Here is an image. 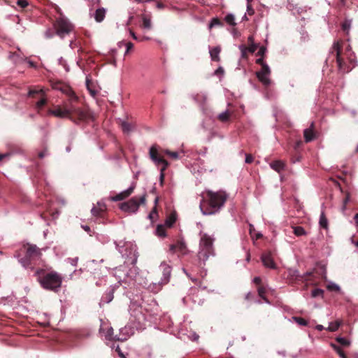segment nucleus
<instances>
[{
	"mask_svg": "<svg viewBox=\"0 0 358 358\" xmlns=\"http://www.w3.org/2000/svg\"><path fill=\"white\" fill-rule=\"evenodd\" d=\"M311 275V273H306L301 275L297 270L294 269H289L287 271V277L291 281H309L311 280L310 278Z\"/></svg>",
	"mask_w": 358,
	"mask_h": 358,
	"instance_id": "9b49d317",
	"label": "nucleus"
},
{
	"mask_svg": "<svg viewBox=\"0 0 358 358\" xmlns=\"http://www.w3.org/2000/svg\"><path fill=\"white\" fill-rule=\"evenodd\" d=\"M257 291H258V294L259 296L263 299L264 301H266V302H268V300L266 299V296H265V293H266V289L264 287H263L262 286H259L258 289H257Z\"/></svg>",
	"mask_w": 358,
	"mask_h": 358,
	"instance_id": "ea45409f",
	"label": "nucleus"
},
{
	"mask_svg": "<svg viewBox=\"0 0 358 358\" xmlns=\"http://www.w3.org/2000/svg\"><path fill=\"white\" fill-rule=\"evenodd\" d=\"M354 219L356 221L357 227H358V213L355 214Z\"/></svg>",
	"mask_w": 358,
	"mask_h": 358,
	"instance_id": "69168bd1",
	"label": "nucleus"
},
{
	"mask_svg": "<svg viewBox=\"0 0 358 358\" xmlns=\"http://www.w3.org/2000/svg\"><path fill=\"white\" fill-rule=\"evenodd\" d=\"M127 50L125 52V55L128 54L133 48L134 44L131 42H127L126 43Z\"/></svg>",
	"mask_w": 358,
	"mask_h": 358,
	"instance_id": "de8ad7c7",
	"label": "nucleus"
},
{
	"mask_svg": "<svg viewBox=\"0 0 358 358\" xmlns=\"http://www.w3.org/2000/svg\"><path fill=\"white\" fill-rule=\"evenodd\" d=\"M17 5L22 8H24L28 6V2L27 0H17Z\"/></svg>",
	"mask_w": 358,
	"mask_h": 358,
	"instance_id": "c03bdc74",
	"label": "nucleus"
},
{
	"mask_svg": "<svg viewBox=\"0 0 358 358\" xmlns=\"http://www.w3.org/2000/svg\"><path fill=\"white\" fill-rule=\"evenodd\" d=\"M53 34H53V32L51 30H48L45 32V36L48 38H52L53 36Z\"/></svg>",
	"mask_w": 358,
	"mask_h": 358,
	"instance_id": "4d7b16f0",
	"label": "nucleus"
},
{
	"mask_svg": "<svg viewBox=\"0 0 358 358\" xmlns=\"http://www.w3.org/2000/svg\"><path fill=\"white\" fill-rule=\"evenodd\" d=\"M223 22L217 17H214L212 19L210 24H209V28L211 29L213 27H215V26H220V27H222L223 26Z\"/></svg>",
	"mask_w": 358,
	"mask_h": 358,
	"instance_id": "72a5a7b5",
	"label": "nucleus"
},
{
	"mask_svg": "<svg viewBox=\"0 0 358 358\" xmlns=\"http://www.w3.org/2000/svg\"><path fill=\"white\" fill-rule=\"evenodd\" d=\"M129 32H130L131 36H132V38H133L134 40H137V39H138V38H137V36H136L135 33H134L131 29H130V30H129Z\"/></svg>",
	"mask_w": 358,
	"mask_h": 358,
	"instance_id": "052dcab7",
	"label": "nucleus"
},
{
	"mask_svg": "<svg viewBox=\"0 0 358 358\" xmlns=\"http://www.w3.org/2000/svg\"><path fill=\"white\" fill-rule=\"evenodd\" d=\"M271 73V70L268 65H263L261 71L256 73L258 80L265 86H268L271 83L268 76Z\"/></svg>",
	"mask_w": 358,
	"mask_h": 358,
	"instance_id": "9d476101",
	"label": "nucleus"
},
{
	"mask_svg": "<svg viewBox=\"0 0 358 358\" xmlns=\"http://www.w3.org/2000/svg\"><path fill=\"white\" fill-rule=\"evenodd\" d=\"M45 155H46V150H43L38 153V157L42 159L43 157H44L45 156Z\"/></svg>",
	"mask_w": 358,
	"mask_h": 358,
	"instance_id": "bf43d9fd",
	"label": "nucleus"
},
{
	"mask_svg": "<svg viewBox=\"0 0 358 358\" xmlns=\"http://www.w3.org/2000/svg\"><path fill=\"white\" fill-rule=\"evenodd\" d=\"M220 51L221 48L219 46L214 47L210 50L209 52L213 61L219 62L220 60V57L219 56Z\"/></svg>",
	"mask_w": 358,
	"mask_h": 358,
	"instance_id": "aec40b11",
	"label": "nucleus"
},
{
	"mask_svg": "<svg viewBox=\"0 0 358 358\" xmlns=\"http://www.w3.org/2000/svg\"><path fill=\"white\" fill-rule=\"evenodd\" d=\"M44 95V91L43 89L36 90L33 89L30 90L28 93V96L32 98H37L38 96H41Z\"/></svg>",
	"mask_w": 358,
	"mask_h": 358,
	"instance_id": "5701e85b",
	"label": "nucleus"
},
{
	"mask_svg": "<svg viewBox=\"0 0 358 358\" xmlns=\"http://www.w3.org/2000/svg\"><path fill=\"white\" fill-rule=\"evenodd\" d=\"M256 63L257 64H259L262 66V67H263V65H267L266 63H264V59H263V57H260V58L257 59L256 60Z\"/></svg>",
	"mask_w": 358,
	"mask_h": 358,
	"instance_id": "3c124183",
	"label": "nucleus"
},
{
	"mask_svg": "<svg viewBox=\"0 0 358 358\" xmlns=\"http://www.w3.org/2000/svg\"><path fill=\"white\" fill-rule=\"evenodd\" d=\"M158 217L157 208L154 206L150 214L148 215V218L150 220L151 222H154Z\"/></svg>",
	"mask_w": 358,
	"mask_h": 358,
	"instance_id": "cd10ccee",
	"label": "nucleus"
},
{
	"mask_svg": "<svg viewBox=\"0 0 358 358\" xmlns=\"http://www.w3.org/2000/svg\"><path fill=\"white\" fill-rule=\"evenodd\" d=\"M61 90L68 96L69 102L65 103L62 106H57L53 109H49V114L59 118H69L76 124L87 121L92 117L89 110L83 109L74 105V103L78 101V97L71 87L64 86Z\"/></svg>",
	"mask_w": 358,
	"mask_h": 358,
	"instance_id": "f257e3e1",
	"label": "nucleus"
},
{
	"mask_svg": "<svg viewBox=\"0 0 358 358\" xmlns=\"http://www.w3.org/2000/svg\"><path fill=\"white\" fill-rule=\"evenodd\" d=\"M200 209L203 215H213L217 213L224 206L227 194L225 192L207 190L201 194Z\"/></svg>",
	"mask_w": 358,
	"mask_h": 358,
	"instance_id": "f03ea898",
	"label": "nucleus"
},
{
	"mask_svg": "<svg viewBox=\"0 0 358 358\" xmlns=\"http://www.w3.org/2000/svg\"><path fill=\"white\" fill-rule=\"evenodd\" d=\"M248 44L250 45V44H252V43H254V37L253 36H250L248 38Z\"/></svg>",
	"mask_w": 358,
	"mask_h": 358,
	"instance_id": "13d9d810",
	"label": "nucleus"
},
{
	"mask_svg": "<svg viewBox=\"0 0 358 358\" xmlns=\"http://www.w3.org/2000/svg\"><path fill=\"white\" fill-rule=\"evenodd\" d=\"M214 73L217 76H222L224 73V70L222 66H220L217 70H215Z\"/></svg>",
	"mask_w": 358,
	"mask_h": 358,
	"instance_id": "49530a36",
	"label": "nucleus"
},
{
	"mask_svg": "<svg viewBox=\"0 0 358 358\" xmlns=\"http://www.w3.org/2000/svg\"><path fill=\"white\" fill-rule=\"evenodd\" d=\"M254 297V295L253 294H252L251 292H248L246 295H245V300H252Z\"/></svg>",
	"mask_w": 358,
	"mask_h": 358,
	"instance_id": "6e6d98bb",
	"label": "nucleus"
},
{
	"mask_svg": "<svg viewBox=\"0 0 358 358\" xmlns=\"http://www.w3.org/2000/svg\"><path fill=\"white\" fill-rule=\"evenodd\" d=\"M53 27L55 34L61 38L69 35L73 29V25L62 15L56 19Z\"/></svg>",
	"mask_w": 358,
	"mask_h": 358,
	"instance_id": "423d86ee",
	"label": "nucleus"
},
{
	"mask_svg": "<svg viewBox=\"0 0 358 358\" xmlns=\"http://www.w3.org/2000/svg\"><path fill=\"white\" fill-rule=\"evenodd\" d=\"M176 221V215L175 213H171L168 216L165 220V225L168 227H171Z\"/></svg>",
	"mask_w": 358,
	"mask_h": 358,
	"instance_id": "b1692460",
	"label": "nucleus"
},
{
	"mask_svg": "<svg viewBox=\"0 0 358 358\" xmlns=\"http://www.w3.org/2000/svg\"><path fill=\"white\" fill-rule=\"evenodd\" d=\"M106 339L108 341H115L119 340V338H116L115 336H113V329L112 327H110L108 329L106 334H105Z\"/></svg>",
	"mask_w": 358,
	"mask_h": 358,
	"instance_id": "c85d7f7f",
	"label": "nucleus"
},
{
	"mask_svg": "<svg viewBox=\"0 0 358 358\" xmlns=\"http://www.w3.org/2000/svg\"><path fill=\"white\" fill-rule=\"evenodd\" d=\"M320 225L321 226V227H322L324 229H327V226H328L327 219L326 218V217L323 213L320 215Z\"/></svg>",
	"mask_w": 358,
	"mask_h": 358,
	"instance_id": "c9c22d12",
	"label": "nucleus"
},
{
	"mask_svg": "<svg viewBox=\"0 0 358 358\" xmlns=\"http://www.w3.org/2000/svg\"><path fill=\"white\" fill-rule=\"evenodd\" d=\"M135 186L132 185L129 187L127 189L117 194V195L112 197V200L114 201H122L126 198L129 197L134 190Z\"/></svg>",
	"mask_w": 358,
	"mask_h": 358,
	"instance_id": "4468645a",
	"label": "nucleus"
},
{
	"mask_svg": "<svg viewBox=\"0 0 358 358\" xmlns=\"http://www.w3.org/2000/svg\"><path fill=\"white\" fill-rule=\"evenodd\" d=\"M327 288L329 291H334V292H338L340 289L338 285H337L336 284H334V283L328 285L327 286Z\"/></svg>",
	"mask_w": 358,
	"mask_h": 358,
	"instance_id": "79ce46f5",
	"label": "nucleus"
},
{
	"mask_svg": "<svg viewBox=\"0 0 358 358\" xmlns=\"http://www.w3.org/2000/svg\"><path fill=\"white\" fill-rule=\"evenodd\" d=\"M293 320L301 326L306 327L308 325V321L306 320L304 318L300 317H293Z\"/></svg>",
	"mask_w": 358,
	"mask_h": 358,
	"instance_id": "e433bc0d",
	"label": "nucleus"
},
{
	"mask_svg": "<svg viewBox=\"0 0 358 358\" xmlns=\"http://www.w3.org/2000/svg\"><path fill=\"white\" fill-rule=\"evenodd\" d=\"M90 80L88 77L86 78V85L87 88L90 90Z\"/></svg>",
	"mask_w": 358,
	"mask_h": 358,
	"instance_id": "0e129e2a",
	"label": "nucleus"
},
{
	"mask_svg": "<svg viewBox=\"0 0 358 358\" xmlns=\"http://www.w3.org/2000/svg\"><path fill=\"white\" fill-rule=\"evenodd\" d=\"M332 347L334 348V349L336 351L338 355L341 358H348L347 356L345 355V352L341 348H339L338 346H337L336 345H334V344H332Z\"/></svg>",
	"mask_w": 358,
	"mask_h": 358,
	"instance_id": "4c0bfd02",
	"label": "nucleus"
},
{
	"mask_svg": "<svg viewBox=\"0 0 358 358\" xmlns=\"http://www.w3.org/2000/svg\"><path fill=\"white\" fill-rule=\"evenodd\" d=\"M162 267L163 268V278L162 279V284L165 285L169 282L171 276V267L166 264H162Z\"/></svg>",
	"mask_w": 358,
	"mask_h": 358,
	"instance_id": "f3484780",
	"label": "nucleus"
},
{
	"mask_svg": "<svg viewBox=\"0 0 358 358\" xmlns=\"http://www.w3.org/2000/svg\"><path fill=\"white\" fill-rule=\"evenodd\" d=\"M266 48L264 46H262L259 48V49L257 53V55L260 56V57H264V55L266 53Z\"/></svg>",
	"mask_w": 358,
	"mask_h": 358,
	"instance_id": "a18cd8bd",
	"label": "nucleus"
},
{
	"mask_svg": "<svg viewBox=\"0 0 358 358\" xmlns=\"http://www.w3.org/2000/svg\"><path fill=\"white\" fill-rule=\"evenodd\" d=\"M142 27L147 29H150L152 27L150 20L145 15L143 16Z\"/></svg>",
	"mask_w": 358,
	"mask_h": 358,
	"instance_id": "f704fd0d",
	"label": "nucleus"
},
{
	"mask_svg": "<svg viewBox=\"0 0 358 358\" xmlns=\"http://www.w3.org/2000/svg\"><path fill=\"white\" fill-rule=\"evenodd\" d=\"M257 47H258L257 44L252 43V44L249 45V46L247 47V48H248V50L249 52L254 53L257 50Z\"/></svg>",
	"mask_w": 358,
	"mask_h": 358,
	"instance_id": "37998d69",
	"label": "nucleus"
},
{
	"mask_svg": "<svg viewBox=\"0 0 358 358\" xmlns=\"http://www.w3.org/2000/svg\"><path fill=\"white\" fill-rule=\"evenodd\" d=\"M149 156L151 160L156 164L160 165L162 166L160 169V176L159 180L160 183L162 185L164 180V171L169 166V163L165 159L163 158L159 153V150L157 149L156 145H152L149 150Z\"/></svg>",
	"mask_w": 358,
	"mask_h": 358,
	"instance_id": "0eeeda50",
	"label": "nucleus"
},
{
	"mask_svg": "<svg viewBox=\"0 0 358 358\" xmlns=\"http://www.w3.org/2000/svg\"><path fill=\"white\" fill-rule=\"evenodd\" d=\"M159 198L158 196H157V197L155 198V201H154V203H155V206H156V207H157V203H158V202H159Z\"/></svg>",
	"mask_w": 358,
	"mask_h": 358,
	"instance_id": "338daca9",
	"label": "nucleus"
},
{
	"mask_svg": "<svg viewBox=\"0 0 358 358\" xmlns=\"http://www.w3.org/2000/svg\"><path fill=\"white\" fill-rule=\"evenodd\" d=\"M336 341L341 344V345L343 346H345V347H347V346H349L350 343L348 340H347L346 338H342V337H337L336 338Z\"/></svg>",
	"mask_w": 358,
	"mask_h": 358,
	"instance_id": "58836bf2",
	"label": "nucleus"
},
{
	"mask_svg": "<svg viewBox=\"0 0 358 358\" xmlns=\"http://www.w3.org/2000/svg\"><path fill=\"white\" fill-rule=\"evenodd\" d=\"M106 15V10L103 8H98L94 14V19L97 22H101L103 20Z\"/></svg>",
	"mask_w": 358,
	"mask_h": 358,
	"instance_id": "412c9836",
	"label": "nucleus"
},
{
	"mask_svg": "<svg viewBox=\"0 0 358 358\" xmlns=\"http://www.w3.org/2000/svg\"><path fill=\"white\" fill-rule=\"evenodd\" d=\"M157 7L159 9H162V8H164V5L161 3V2H157Z\"/></svg>",
	"mask_w": 358,
	"mask_h": 358,
	"instance_id": "680f3d73",
	"label": "nucleus"
},
{
	"mask_svg": "<svg viewBox=\"0 0 358 358\" xmlns=\"http://www.w3.org/2000/svg\"><path fill=\"white\" fill-rule=\"evenodd\" d=\"M350 23L347 21L344 22L343 24H342V29L344 31H348L350 29Z\"/></svg>",
	"mask_w": 358,
	"mask_h": 358,
	"instance_id": "8fccbe9b",
	"label": "nucleus"
},
{
	"mask_svg": "<svg viewBox=\"0 0 358 358\" xmlns=\"http://www.w3.org/2000/svg\"><path fill=\"white\" fill-rule=\"evenodd\" d=\"M224 20L231 26H235L236 24L235 22V17L233 14H227L224 17Z\"/></svg>",
	"mask_w": 358,
	"mask_h": 358,
	"instance_id": "c756f323",
	"label": "nucleus"
},
{
	"mask_svg": "<svg viewBox=\"0 0 358 358\" xmlns=\"http://www.w3.org/2000/svg\"><path fill=\"white\" fill-rule=\"evenodd\" d=\"M262 262L264 266L270 268H275L276 266L271 256V252H266L262 255Z\"/></svg>",
	"mask_w": 358,
	"mask_h": 358,
	"instance_id": "ddd939ff",
	"label": "nucleus"
},
{
	"mask_svg": "<svg viewBox=\"0 0 358 358\" xmlns=\"http://www.w3.org/2000/svg\"><path fill=\"white\" fill-rule=\"evenodd\" d=\"M270 166L275 171L280 173L285 169V164L281 160H275L270 164Z\"/></svg>",
	"mask_w": 358,
	"mask_h": 358,
	"instance_id": "6ab92c4d",
	"label": "nucleus"
},
{
	"mask_svg": "<svg viewBox=\"0 0 358 358\" xmlns=\"http://www.w3.org/2000/svg\"><path fill=\"white\" fill-rule=\"evenodd\" d=\"M213 241L214 239L206 234L201 236L198 253V258L200 262L204 263L210 256L215 255Z\"/></svg>",
	"mask_w": 358,
	"mask_h": 358,
	"instance_id": "39448f33",
	"label": "nucleus"
},
{
	"mask_svg": "<svg viewBox=\"0 0 358 358\" xmlns=\"http://www.w3.org/2000/svg\"><path fill=\"white\" fill-rule=\"evenodd\" d=\"M36 275L41 285L45 289L57 291L62 285V276L55 271L45 273L43 269H39Z\"/></svg>",
	"mask_w": 358,
	"mask_h": 358,
	"instance_id": "20e7f679",
	"label": "nucleus"
},
{
	"mask_svg": "<svg viewBox=\"0 0 358 358\" xmlns=\"http://www.w3.org/2000/svg\"><path fill=\"white\" fill-rule=\"evenodd\" d=\"M156 235L164 238L166 236V229L164 225L158 224L156 228Z\"/></svg>",
	"mask_w": 358,
	"mask_h": 358,
	"instance_id": "bb28decb",
	"label": "nucleus"
},
{
	"mask_svg": "<svg viewBox=\"0 0 358 358\" xmlns=\"http://www.w3.org/2000/svg\"><path fill=\"white\" fill-rule=\"evenodd\" d=\"M342 45V41L335 42L331 48V54L336 57L339 71L345 73L350 71L355 64L354 59L351 57L350 50L348 47L345 52L343 53Z\"/></svg>",
	"mask_w": 358,
	"mask_h": 358,
	"instance_id": "7ed1b4c3",
	"label": "nucleus"
},
{
	"mask_svg": "<svg viewBox=\"0 0 358 358\" xmlns=\"http://www.w3.org/2000/svg\"><path fill=\"white\" fill-rule=\"evenodd\" d=\"M315 124L314 122H312L310 124V126L309 128L306 129L303 131V136L305 138L306 142H310L315 138Z\"/></svg>",
	"mask_w": 358,
	"mask_h": 358,
	"instance_id": "2eb2a0df",
	"label": "nucleus"
},
{
	"mask_svg": "<svg viewBox=\"0 0 358 358\" xmlns=\"http://www.w3.org/2000/svg\"><path fill=\"white\" fill-rule=\"evenodd\" d=\"M239 49L241 52V58L242 59H248V48H247V46L245 45H241L239 46Z\"/></svg>",
	"mask_w": 358,
	"mask_h": 358,
	"instance_id": "473e14b6",
	"label": "nucleus"
},
{
	"mask_svg": "<svg viewBox=\"0 0 358 358\" xmlns=\"http://www.w3.org/2000/svg\"><path fill=\"white\" fill-rule=\"evenodd\" d=\"M294 234L296 236H301L306 234L305 229L302 227H293Z\"/></svg>",
	"mask_w": 358,
	"mask_h": 358,
	"instance_id": "2f4dec72",
	"label": "nucleus"
},
{
	"mask_svg": "<svg viewBox=\"0 0 358 358\" xmlns=\"http://www.w3.org/2000/svg\"><path fill=\"white\" fill-rule=\"evenodd\" d=\"M232 115V112L229 110H225L224 112L219 114L217 116V119L222 122H227L230 120V117Z\"/></svg>",
	"mask_w": 358,
	"mask_h": 358,
	"instance_id": "4be33fe9",
	"label": "nucleus"
},
{
	"mask_svg": "<svg viewBox=\"0 0 358 358\" xmlns=\"http://www.w3.org/2000/svg\"><path fill=\"white\" fill-rule=\"evenodd\" d=\"M169 250L171 252H179L180 253L184 255L187 252V246L183 241L180 240L178 241L176 244L171 245Z\"/></svg>",
	"mask_w": 358,
	"mask_h": 358,
	"instance_id": "f8f14e48",
	"label": "nucleus"
},
{
	"mask_svg": "<svg viewBox=\"0 0 358 358\" xmlns=\"http://www.w3.org/2000/svg\"><path fill=\"white\" fill-rule=\"evenodd\" d=\"M42 254L41 250L34 245H28L24 259H22V263L24 266H28L32 262L41 259Z\"/></svg>",
	"mask_w": 358,
	"mask_h": 358,
	"instance_id": "1a4fd4ad",
	"label": "nucleus"
},
{
	"mask_svg": "<svg viewBox=\"0 0 358 358\" xmlns=\"http://www.w3.org/2000/svg\"><path fill=\"white\" fill-rule=\"evenodd\" d=\"M254 160V158L252 155L246 154L245 155V163L251 164Z\"/></svg>",
	"mask_w": 358,
	"mask_h": 358,
	"instance_id": "09e8293b",
	"label": "nucleus"
},
{
	"mask_svg": "<svg viewBox=\"0 0 358 358\" xmlns=\"http://www.w3.org/2000/svg\"><path fill=\"white\" fill-rule=\"evenodd\" d=\"M104 206H94L91 210L92 214L95 217H101L104 211Z\"/></svg>",
	"mask_w": 358,
	"mask_h": 358,
	"instance_id": "393cba45",
	"label": "nucleus"
},
{
	"mask_svg": "<svg viewBox=\"0 0 358 358\" xmlns=\"http://www.w3.org/2000/svg\"><path fill=\"white\" fill-rule=\"evenodd\" d=\"M47 103V99L43 96H40V99L36 102V107L38 110H41Z\"/></svg>",
	"mask_w": 358,
	"mask_h": 358,
	"instance_id": "7c9ffc66",
	"label": "nucleus"
},
{
	"mask_svg": "<svg viewBox=\"0 0 358 358\" xmlns=\"http://www.w3.org/2000/svg\"><path fill=\"white\" fill-rule=\"evenodd\" d=\"M248 13L250 15H251L252 13H253V10L250 9V6H248Z\"/></svg>",
	"mask_w": 358,
	"mask_h": 358,
	"instance_id": "774afa93",
	"label": "nucleus"
},
{
	"mask_svg": "<svg viewBox=\"0 0 358 358\" xmlns=\"http://www.w3.org/2000/svg\"><path fill=\"white\" fill-rule=\"evenodd\" d=\"M119 123H120V127H121L122 131L124 134L130 133L131 131H132L134 130V127H135L134 124L131 122H130L128 121L120 120Z\"/></svg>",
	"mask_w": 358,
	"mask_h": 358,
	"instance_id": "dca6fc26",
	"label": "nucleus"
},
{
	"mask_svg": "<svg viewBox=\"0 0 358 358\" xmlns=\"http://www.w3.org/2000/svg\"><path fill=\"white\" fill-rule=\"evenodd\" d=\"M341 323L342 322L341 320H336L335 322H331L327 329L331 332L336 331L339 328Z\"/></svg>",
	"mask_w": 358,
	"mask_h": 358,
	"instance_id": "a878e982",
	"label": "nucleus"
},
{
	"mask_svg": "<svg viewBox=\"0 0 358 358\" xmlns=\"http://www.w3.org/2000/svg\"><path fill=\"white\" fill-rule=\"evenodd\" d=\"M324 291L321 289H315L312 291V297L315 298L319 296H322Z\"/></svg>",
	"mask_w": 358,
	"mask_h": 358,
	"instance_id": "a19ab883",
	"label": "nucleus"
},
{
	"mask_svg": "<svg viewBox=\"0 0 358 358\" xmlns=\"http://www.w3.org/2000/svg\"><path fill=\"white\" fill-rule=\"evenodd\" d=\"M253 282L255 284L259 286L262 282V279L260 277H255L253 280Z\"/></svg>",
	"mask_w": 358,
	"mask_h": 358,
	"instance_id": "5fc2aeb1",
	"label": "nucleus"
},
{
	"mask_svg": "<svg viewBox=\"0 0 358 358\" xmlns=\"http://www.w3.org/2000/svg\"><path fill=\"white\" fill-rule=\"evenodd\" d=\"M315 328L318 331H322L324 329V327L321 324H317Z\"/></svg>",
	"mask_w": 358,
	"mask_h": 358,
	"instance_id": "e2e57ef3",
	"label": "nucleus"
},
{
	"mask_svg": "<svg viewBox=\"0 0 358 358\" xmlns=\"http://www.w3.org/2000/svg\"><path fill=\"white\" fill-rule=\"evenodd\" d=\"M115 351L117 352V354L120 357L125 358L123 352H122V350L119 346L116 347Z\"/></svg>",
	"mask_w": 358,
	"mask_h": 358,
	"instance_id": "603ef678",
	"label": "nucleus"
},
{
	"mask_svg": "<svg viewBox=\"0 0 358 358\" xmlns=\"http://www.w3.org/2000/svg\"><path fill=\"white\" fill-rule=\"evenodd\" d=\"M146 201V194L142 195L140 198L134 196L127 201L120 204V208L124 211L130 213H136L141 204L143 205Z\"/></svg>",
	"mask_w": 358,
	"mask_h": 358,
	"instance_id": "6e6552de",
	"label": "nucleus"
},
{
	"mask_svg": "<svg viewBox=\"0 0 358 358\" xmlns=\"http://www.w3.org/2000/svg\"><path fill=\"white\" fill-rule=\"evenodd\" d=\"M106 298H107V302H110L112 301V299H113V292H109L108 294H106Z\"/></svg>",
	"mask_w": 358,
	"mask_h": 358,
	"instance_id": "864d4df0",
	"label": "nucleus"
},
{
	"mask_svg": "<svg viewBox=\"0 0 358 358\" xmlns=\"http://www.w3.org/2000/svg\"><path fill=\"white\" fill-rule=\"evenodd\" d=\"M159 150V153L161 156L164 157V155L171 157L172 159H178L179 155L178 152H173L167 149H162L159 148L158 145H155ZM164 159V157H163Z\"/></svg>",
	"mask_w": 358,
	"mask_h": 358,
	"instance_id": "a211bd4d",
	"label": "nucleus"
}]
</instances>
